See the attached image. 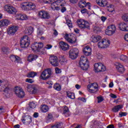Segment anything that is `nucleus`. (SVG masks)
Returning a JSON list of instances; mask_svg holds the SVG:
<instances>
[{"instance_id":"obj_45","label":"nucleus","mask_w":128,"mask_h":128,"mask_svg":"<svg viewBox=\"0 0 128 128\" xmlns=\"http://www.w3.org/2000/svg\"><path fill=\"white\" fill-rule=\"evenodd\" d=\"M120 58L121 60H123V62H126L128 60V56L126 55H122Z\"/></svg>"},{"instance_id":"obj_44","label":"nucleus","mask_w":128,"mask_h":128,"mask_svg":"<svg viewBox=\"0 0 128 128\" xmlns=\"http://www.w3.org/2000/svg\"><path fill=\"white\" fill-rule=\"evenodd\" d=\"M66 23L67 26H68V28H72V22L70 20H66Z\"/></svg>"},{"instance_id":"obj_59","label":"nucleus","mask_w":128,"mask_h":128,"mask_svg":"<svg viewBox=\"0 0 128 128\" xmlns=\"http://www.w3.org/2000/svg\"><path fill=\"white\" fill-rule=\"evenodd\" d=\"M106 17L104 16H102L101 17V20H102V22H106Z\"/></svg>"},{"instance_id":"obj_22","label":"nucleus","mask_w":128,"mask_h":128,"mask_svg":"<svg viewBox=\"0 0 128 128\" xmlns=\"http://www.w3.org/2000/svg\"><path fill=\"white\" fill-rule=\"evenodd\" d=\"M96 2L100 6L104 8L108 6L107 0H96Z\"/></svg>"},{"instance_id":"obj_6","label":"nucleus","mask_w":128,"mask_h":128,"mask_svg":"<svg viewBox=\"0 0 128 128\" xmlns=\"http://www.w3.org/2000/svg\"><path fill=\"white\" fill-rule=\"evenodd\" d=\"M51 76L52 70H50V68H47L42 72L40 78L43 80H46L50 78Z\"/></svg>"},{"instance_id":"obj_14","label":"nucleus","mask_w":128,"mask_h":128,"mask_svg":"<svg viewBox=\"0 0 128 128\" xmlns=\"http://www.w3.org/2000/svg\"><path fill=\"white\" fill-rule=\"evenodd\" d=\"M116 26L114 24L108 26L106 30V34L108 36H112L114 32H116Z\"/></svg>"},{"instance_id":"obj_7","label":"nucleus","mask_w":128,"mask_h":128,"mask_svg":"<svg viewBox=\"0 0 128 128\" xmlns=\"http://www.w3.org/2000/svg\"><path fill=\"white\" fill-rule=\"evenodd\" d=\"M87 88L88 90L91 94H96L98 92V84L96 82L88 85Z\"/></svg>"},{"instance_id":"obj_46","label":"nucleus","mask_w":128,"mask_h":128,"mask_svg":"<svg viewBox=\"0 0 128 128\" xmlns=\"http://www.w3.org/2000/svg\"><path fill=\"white\" fill-rule=\"evenodd\" d=\"M8 24H10V21L8 20H4L3 21H2V24L4 26H8Z\"/></svg>"},{"instance_id":"obj_50","label":"nucleus","mask_w":128,"mask_h":128,"mask_svg":"<svg viewBox=\"0 0 128 128\" xmlns=\"http://www.w3.org/2000/svg\"><path fill=\"white\" fill-rule=\"evenodd\" d=\"M26 82H29V84H34V81L31 78H26Z\"/></svg>"},{"instance_id":"obj_28","label":"nucleus","mask_w":128,"mask_h":128,"mask_svg":"<svg viewBox=\"0 0 128 128\" xmlns=\"http://www.w3.org/2000/svg\"><path fill=\"white\" fill-rule=\"evenodd\" d=\"M63 114H64L65 116H70V109L66 106H64L63 109Z\"/></svg>"},{"instance_id":"obj_54","label":"nucleus","mask_w":128,"mask_h":128,"mask_svg":"<svg viewBox=\"0 0 128 128\" xmlns=\"http://www.w3.org/2000/svg\"><path fill=\"white\" fill-rule=\"evenodd\" d=\"M126 114H128L126 112H120L119 113V115L122 118V116H126Z\"/></svg>"},{"instance_id":"obj_48","label":"nucleus","mask_w":128,"mask_h":128,"mask_svg":"<svg viewBox=\"0 0 128 128\" xmlns=\"http://www.w3.org/2000/svg\"><path fill=\"white\" fill-rule=\"evenodd\" d=\"M29 106L30 108H36V104H34V102H32L29 104Z\"/></svg>"},{"instance_id":"obj_57","label":"nucleus","mask_w":128,"mask_h":128,"mask_svg":"<svg viewBox=\"0 0 128 128\" xmlns=\"http://www.w3.org/2000/svg\"><path fill=\"white\" fill-rule=\"evenodd\" d=\"M81 12L82 14H86V12H88V10L86 8H84L81 10Z\"/></svg>"},{"instance_id":"obj_61","label":"nucleus","mask_w":128,"mask_h":128,"mask_svg":"<svg viewBox=\"0 0 128 128\" xmlns=\"http://www.w3.org/2000/svg\"><path fill=\"white\" fill-rule=\"evenodd\" d=\"M71 4H76L78 2V0H70Z\"/></svg>"},{"instance_id":"obj_18","label":"nucleus","mask_w":128,"mask_h":128,"mask_svg":"<svg viewBox=\"0 0 128 128\" xmlns=\"http://www.w3.org/2000/svg\"><path fill=\"white\" fill-rule=\"evenodd\" d=\"M38 16L40 18L44 20H48L50 18V14L46 11H40L38 13Z\"/></svg>"},{"instance_id":"obj_63","label":"nucleus","mask_w":128,"mask_h":128,"mask_svg":"<svg viewBox=\"0 0 128 128\" xmlns=\"http://www.w3.org/2000/svg\"><path fill=\"white\" fill-rule=\"evenodd\" d=\"M110 97L112 98H117L116 96V94H110Z\"/></svg>"},{"instance_id":"obj_41","label":"nucleus","mask_w":128,"mask_h":128,"mask_svg":"<svg viewBox=\"0 0 128 128\" xmlns=\"http://www.w3.org/2000/svg\"><path fill=\"white\" fill-rule=\"evenodd\" d=\"M16 12H18L16 9L14 7L12 6L10 9L8 14H16Z\"/></svg>"},{"instance_id":"obj_31","label":"nucleus","mask_w":128,"mask_h":128,"mask_svg":"<svg viewBox=\"0 0 128 128\" xmlns=\"http://www.w3.org/2000/svg\"><path fill=\"white\" fill-rule=\"evenodd\" d=\"M38 92V85L33 84V88L32 89V94H36Z\"/></svg>"},{"instance_id":"obj_56","label":"nucleus","mask_w":128,"mask_h":128,"mask_svg":"<svg viewBox=\"0 0 128 128\" xmlns=\"http://www.w3.org/2000/svg\"><path fill=\"white\" fill-rule=\"evenodd\" d=\"M43 34H44V32H42V30H38V36H42Z\"/></svg>"},{"instance_id":"obj_23","label":"nucleus","mask_w":128,"mask_h":128,"mask_svg":"<svg viewBox=\"0 0 128 128\" xmlns=\"http://www.w3.org/2000/svg\"><path fill=\"white\" fill-rule=\"evenodd\" d=\"M22 122L26 124H30L32 122V118L30 116H26L22 120Z\"/></svg>"},{"instance_id":"obj_25","label":"nucleus","mask_w":128,"mask_h":128,"mask_svg":"<svg viewBox=\"0 0 128 128\" xmlns=\"http://www.w3.org/2000/svg\"><path fill=\"white\" fill-rule=\"evenodd\" d=\"M86 6H90V3L86 2L84 0H80L78 3V6L80 8H86Z\"/></svg>"},{"instance_id":"obj_58","label":"nucleus","mask_w":128,"mask_h":128,"mask_svg":"<svg viewBox=\"0 0 128 128\" xmlns=\"http://www.w3.org/2000/svg\"><path fill=\"white\" fill-rule=\"evenodd\" d=\"M55 70H56V74H60V69L58 68H56V69H55Z\"/></svg>"},{"instance_id":"obj_62","label":"nucleus","mask_w":128,"mask_h":128,"mask_svg":"<svg viewBox=\"0 0 128 128\" xmlns=\"http://www.w3.org/2000/svg\"><path fill=\"white\" fill-rule=\"evenodd\" d=\"M124 39L126 40V42H128V34H125Z\"/></svg>"},{"instance_id":"obj_39","label":"nucleus","mask_w":128,"mask_h":128,"mask_svg":"<svg viewBox=\"0 0 128 128\" xmlns=\"http://www.w3.org/2000/svg\"><path fill=\"white\" fill-rule=\"evenodd\" d=\"M106 8L108 12H114V6L112 4H110L109 6H107Z\"/></svg>"},{"instance_id":"obj_5","label":"nucleus","mask_w":128,"mask_h":128,"mask_svg":"<svg viewBox=\"0 0 128 128\" xmlns=\"http://www.w3.org/2000/svg\"><path fill=\"white\" fill-rule=\"evenodd\" d=\"M30 41L28 36H23L20 40V46L22 48H28L30 46Z\"/></svg>"},{"instance_id":"obj_64","label":"nucleus","mask_w":128,"mask_h":128,"mask_svg":"<svg viewBox=\"0 0 128 128\" xmlns=\"http://www.w3.org/2000/svg\"><path fill=\"white\" fill-rule=\"evenodd\" d=\"M106 128H114V124H110V125H108V126H107Z\"/></svg>"},{"instance_id":"obj_42","label":"nucleus","mask_w":128,"mask_h":128,"mask_svg":"<svg viewBox=\"0 0 128 128\" xmlns=\"http://www.w3.org/2000/svg\"><path fill=\"white\" fill-rule=\"evenodd\" d=\"M33 88L34 84H29L26 87V90L28 92L32 94Z\"/></svg>"},{"instance_id":"obj_11","label":"nucleus","mask_w":128,"mask_h":128,"mask_svg":"<svg viewBox=\"0 0 128 128\" xmlns=\"http://www.w3.org/2000/svg\"><path fill=\"white\" fill-rule=\"evenodd\" d=\"M44 46V44L42 42H34L31 46L32 50L38 52L40 50V49Z\"/></svg>"},{"instance_id":"obj_36","label":"nucleus","mask_w":128,"mask_h":128,"mask_svg":"<svg viewBox=\"0 0 128 128\" xmlns=\"http://www.w3.org/2000/svg\"><path fill=\"white\" fill-rule=\"evenodd\" d=\"M54 90H58V92L62 90V86L58 83H56L53 86Z\"/></svg>"},{"instance_id":"obj_47","label":"nucleus","mask_w":128,"mask_h":128,"mask_svg":"<svg viewBox=\"0 0 128 128\" xmlns=\"http://www.w3.org/2000/svg\"><path fill=\"white\" fill-rule=\"evenodd\" d=\"M28 20V16L26 14H22L21 16V20Z\"/></svg>"},{"instance_id":"obj_3","label":"nucleus","mask_w":128,"mask_h":128,"mask_svg":"<svg viewBox=\"0 0 128 128\" xmlns=\"http://www.w3.org/2000/svg\"><path fill=\"white\" fill-rule=\"evenodd\" d=\"M76 23L78 26V28L82 30H84L86 28V30H90V23L84 20H78L76 21Z\"/></svg>"},{"instance_id":"obj_32","label":"nucleus","mask_w":128,"mask_h":128,"mask_svg":"<svg viewBox=\"0 0 128 128\" xmlns=\"http://www.w3.org/2000/svg\"><path fill=\"white\" fill-rule=\"evenodd\" d=\"M67 96L69 98H71L72 100H74L76 98V96H74V93L72 92H70V91L66 92Z\"/></svg>"},{"instance_id":"obj_21","label":"nucleus","mask_w":128,"mask_h":128,"mask_svg":"<svg viewBox=\"0 0 128 128\" xmlns=\"http://www.w3.org/2000/svg\"><path fill=\"white\" fill-rule=\"evenodd\" d=\"M83 52L86 56H88L92 54V48L88 46H86L83 50Z\"/></svg>"},{"instance_id":"obj_53","label":"nucleus","mask_w":128,"mask_h":128,"mask_svg":"<svg viewBox=\"0 0 128 128\" xmlns=\"http://www.w3.org/2000/svg\"><path fill=\"white\" fill-rule=\"evenodd\" d=\"M78 100H82V102H86V99L84 97H80L78 98Z\"/></svg>"},{"instance_id":"obj_8","label":"nucleus","mask_w":128,"mask_h":128,"mask_svg":"<svg viewBox=\"0 0 128 128\" xmlns=\"http://www.w3.org/2000/svg\"><path fill=\"white\" fill-rule=\"evenodd\" d=\"M106 66L101 62L96 63L94 65V72H106Z\"/></svg>"},{"instance_id":"obj_60","label":"nucleus","mask_w":128,"mask_h":128,"mask_svg":"<svg viewBox=\"0 0 128 128\" xmlns=\"http://www.w3.org/2000/svg\"><path fill=\"white\" fill-rule=\"evenodd\" d=\"M118 128H124V125L122 123L120 122L118 124Z\"/></svg>"},{"instance_id":"obj_49","label":"nucleus","mask_w":128,"mask_h":128,"mask_svg":"<svg viewBox=\"0 0 128 128\" xmlns=\"http://www.w3.org/2000/svg\"><path fill=\"white\" fill-rule=\"evenodd\" d=\"M47 84H48L50 86L48 87V88H52V86L54 84V82L52 81H48L46 82Z\"/></svg>"},{"instance_id":"obj_9","label":"nucleus","mask_w":128,"mask_h":128,"mask_svg":"<svg viewBox=\"0 0 128 128\" xmlns=\"http://www.w3.org/2000/svg\"><path fill=\"white\" fill-rule=\"evenodd\" d=\"M110 44V41L108 38H104L102 40V42H98V46L100 48H108Z\"/></svg>"},{"instance_id":"obj_26","label":"nucleus","mask_w":128,"mask_h":128,"mask_svg":"<svg viewBox=\"0 0 128 128\" xmlns=\"http://www.w3.org/2000/svg\"><path fill=\"white\" fill-rule=\"evenodd\" d=\"M59 62L61 64H66L68 63V59L64 55L60 56Z\"/></svg>"},{"instance_id":"obj_33","label":"nucleus","mask_w":128,"mask_h":128,"mask_svg":"<svg viewBox=\"0 0 128 128\" xmlns=\"http://www.w3.org/2000/svg\"><path fill=\"white\" fill-rule=\"evenodd\" d=\"M122 108V106L118 105L114 106V108H112V111L114 112H118Z\"/></svg>"},{"instance_id":"obj_52","label":"nucleus","mask_w":128,"mask_h":128,"mask_svg":"<svg viewBox=\"0 0 128 128\" xmlns=\"http://www.w3.org/2000/svg\"><path fill=\"white\" fill-rule=\"evenodd\" d=\"M96 57L98 60H102V55L100 53H98L96 54Z\"/></svg>"},{"instance_id":"obj_34","label":"nucleus","mask_w":128,"mask_h":128,"mask_svg":"<svg viewBox=\"0 0 128 128\" xmlns=\"http://www.w3.org/2000/svg\"><path fill=\"white\" fill-rule=\"evenodd\" d=\"M100 40H102V37L100 36H92V42H98Z\"/></svg>"},{"instance_id":"obj_27","label":"nucleus","mask_w":128,"mask_h":128,"mask_svg":"<svg viewBox=\"0 0 128 128\" xmlns=\"http://www.w3.org/2000/svg\"><path fill=\"white\" fill-rule=\"evenodd\" d=\"M10 58L14 62H20V58L18 56L12 55L10 56Z\"/></svg>"},{"instance_id":"obj_4","label":"nucleus","mask_w":128,"mask_h":128,"mask_svg":"<svg viewBox=\"0 0 128 128\" xmlns=\"http://www.w3.org/2000/svg\"><path fill=\"white\" fill-rule=\"evenodd\" d=\"M21 8L24 10H36V4L32 2H24L21 4Z\"/></svg>"},{"instance_id":"obj_19","label":"nucleus","mask_w":128,"mask_h":128,"mask_svg":"<svg viewBox=\"0 0 128 128\" xmlns=\"http://www.w3.org/2000/svg\"><path fill=\"white\" fill-rule=\"evenodd\" d=\"M59 44L62 50H68L70 48V46H68V44L66 43L65 42H61L59 43Z\"/></svg>"},{"instance_id":"obj_12","label":"nucleus","mask_w":128,"mask_h":128,"mask_svg":"<svg viewBox=\"0 0 128 128\" xmlns=\"http://www.w3.org/2000/svg\"><path fill=\"white\" fill-rule=\"evenodd\" d=\"M78 56V50L76 48H73L69 51V56L71 60H76Z\"/></svg>"},{"instance_id":"obj_55","label":"nucleus","mask_w":128,"mask_h":128,"mask_svg":"<svg viewBox=\"0 0 128 128\" xmlns=\"http://www.w3.org/2000/svg\"><path fill=\"white\" fill-rule=\"evenodd\" d=\"M16 20H22V14H17L16 15Z\"/></svg>"},{"instance_id":"obj_15","label":"nucleus","mask_w":128,"mask_h":128,"mask_svg":"<svg viewBox=\"0 0 128 128\" xmlns=\"http://www.w3.org/2000/svg\"><path fill=\"white\" fill-rule=\"evenodd\" d=\"M18 26H10L8 29V34H9V36H14L16 32H18Z\"/></svg>"},{"instance_id":"obj_29","label":"nucleus","mask_w":128,"mask_h":128,"mask_svg":"<svg viewBox=\"0 0 128 128\" xmlns=\"http://www.w3.org/2000/svg\"><path fill=\"white\" fill-rule=\"evenodd\" d=\"M38 58V56L34 55V54H30L28 56V62H32L36 60Z\"/></svg>"},{"instance_id":"obj_37","label":"nucleus","mask_w":128,"mask_h":128,"mask_svg":"<svg viewBox=\"0 0 128 128\" xmlns=\"http://www.w3.org/2000/svg\"><path fill=\"white\" fill-rule=\"evenodd\" d=\"M38 75V73L36 72H28L27 74V76L28 78H34V76H36Z\"/></svg>"},{"instance_id":"obj_35","label":"nucleus","mask_w":128,"mask_h":128,"mask_svg":"<svg viewBox=\"0 0 128 128\" xmlns=\"http://www.w3.org/2000/svg\"><path fill=\"white\" fill-rule=\"evenodd\" d=\"M34 32V28L32 26L28 27L26 30V34H28V36H30V34H32Z\"/></svg>"},{"instance_id":"obj_40","label":"nucleus","mask_w":128,"mask_h":128,"mask_svg":"<svg viewBox=\"0 0 128 128\" xmlns=\"http://www.w3.org/2000/svg\"><path fill=\"white\" fill-rule=\"evenodd\" d=\"M62 128V124L60 122H58L54 124L52 126H51V128Z\"/></svg>"},{"instance_id":"obj_13","label":"nucleus","mask_w":128,"mask_h":128,"mask_svg":"<svg viewBox=\"0 0 128 128\" xmlns=\"http://www.w3.org/2000/svg\"><path fill=\"white\" fill-rule=\"evenodd\" d=\"M49 60L53 66H58L59 64L58 58V56L54 55H51L49 58Z\"/></svg>"},{"instance_id":"obj_20","label":"nucleus","mask_w":128,"mask_h":128,"mask_svg":"<svg viewBox=\"0 0 128 128\" xmlns=\"http://www.w3.org/2000/svg\"><path fill=\"white\" fill-rule=\"evenodd\" d=\"M118 28L120 30H122V32H128V24L126 23H120L119 24Z\"/></svg>"},{"instance_id":"obj_1","label":"nucleus","mask_w":128,"mask_h":128,"mask_svg":"<svg viewBox=\"0 0 128 128\" xmlns=\"http://www.w3.org/2000/svg\"><path fill=\"white\" fill-rule=\"evenodd\" d=\"M4 88V94L6 98H10L11 96H12V86L8 80H0V92H2V90Z\"/></svg>"},{"instance_id":"obj_43","label":"nucleus","mask_w":128,"mask_h":128,"mask_svg":"<svg viewBox=\"0 0 128 128\" xmlns=\"http://www.w3.org/2000/svg\"><path fill=\"white\" fill-rule=\"evenodd\" d=\"M12 6L9 5V4L5 5L4 6V10L6 12H7L8 14H9V12H10V8H12Z\"/></svg>"},{"instance_id":"obj_30","label":"nucleus","mask_w":128,"mask_h":128,"mask_svg":"<svg viewBox=\"0 0 128 128\" xmlns=\"http://www.w3.org/2000/svg\"><path fill=\"white\" fill-rule=\"evenodd\" d=\"M40 110L42 112H48V106L46 104L41 105Z\"/></svg>"},{"instance_id":"obj_10","label":"nucleus","mask_w":128,"mask_h":128,"mask_svg":"<svg viewBox=\"0 0 128 128\" xmlns=\"http://www.w3.org/2000/svg\"><path fill=\"white\" fill-rule=\"evenodd\" d=\"M14 92L16 94V96L22 98L25 96L24 91L20 86H16L14 88Z\"/></svg>"},{"instance_id":"obj_51","label":"nucleus","mask_w":128,"mask_h":128,"mask_svg":"<svg viewBox=\"0 0 128 128\" xmlns=\"http://www.w3.org/2000/svg\"><path fill=\"white\" fill-rule=\"evenodd\" d=\"M97 100H98V104H100V102H102L104 100V98H102V96H98L97 97Z\"/></svg>"},{"instance_id":"obj_2","label":"nucleus","mask_w":128,"mask_h":128,"mask_svg":"<svg viewBox=\"0 0 128 128\" xmlns=\"http://www.w3.org/2000/svg\"><path fill=\"white\" fill-rule=\"evenodd\" d=\"M79 66L83 70H86L88 68V58L84 56H82L80 58L79 62Z\"/></svg>"},{"instance_id":"obj_38","label":"nucleus","mask_w":128,"mask_h":128,"mask_svg":"<svg viewBox=\"0 0 128 128\" xmlns=\"http://www.w3.org/2000/svg\"><path fill=\"white\" fill-rule=\"evenodd\" d=\"M1 50L2 54H8L10 52V48L8 47H3L2 48Z\"/></svg>"},{"instance_id":"obj_16","label":"nucleus","mask_w":128,"mask_h":128,"mask_svg":"<svg viewBox=\"0 0 128 128\" xmlns=\"http://www.w3.org/2000/svg\"><path fill=\"white\" fill-rule=\"evenodd\" d=\"M64 2V0H58L56 2H54L51 4V8L52 10H60V8L58 7V4H60V2Z\"/></svg>"},{"instance_id":"obj_24","label":"nucleus","mask_w":128,"mask_h":128,"mask_svg":"<svg viewBox=\"0 0 128 128\" xmlns=\"http://www.w3.org/2000/svg\"><path fill=\"white\" fill-rule=\"evenodd\" d=\"M116 68L119 72H124V67L120 62L116 64Z\"/></svg>"},{"instance_id":"obj_17","label":"nucleus","mask_w":128,"mask_h":128,"mask_svg":"<svg viewBox=\"0 0 128 128\" xmlns=\"http://www.w3.org/2000/svg\"><path fill=\"white\" fill-rule=\"evenodd\" d=\"M65 40L68 42L70 44H76V38H72V35L70 34H66L64 36Z\"/></svg>"}]
</instances>
